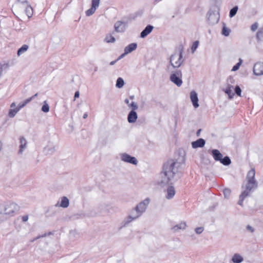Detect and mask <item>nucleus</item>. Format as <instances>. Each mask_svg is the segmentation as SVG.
Wrapping results in <instances>:
<instances>
[{
  "label": "nucleus",
  "instance_id": "nucleus-1",
  "mask_svg": "<svg viewBox=\"0 0 263 263\" xmlns=\"http://www.w3.org/2000/svg\"><path fill=\"white\" fill-rule=\"evenodd\" d=\"M180 163L174 160H169L163 166V171L161 174L162 180L160 183L167 184L174 180V177L179 172Z\"/></svg>",
  "mask_w": 263,
  "mask_h": 263
},
{
  "label": "nucleus",
  "instance_id": "nucleus-2",
  "mask_svg": "<svg viewBox=\"0 0 263 263\" xmlns=\"http://www.w3.org/2000/svg\"><path fill=\"white\" fill-rule=\"evenodd\" d=\"M255 171L254 168H252L248 172L246 179L245 190L242 192L247 193L248 195H249L250 193L256 189L258 186V183L255 178Z\"/></svg>",
  "mask_w": 263,
  "mask_h": 263
},
{
  "label": "nucleus",
  "instance_id": "nucleus-3",
  "mask_svg": "<svg viewBox=\"0 0 263 263\" xmlns=\"http://www.w3.org/2000/svg\"><path fill=\"white\" fill-rule=\"evenodd\" d=\"M183 48L176 50L170 58V63L173 68L180 67L183 62Z\"/></svg>",
  "mask_w": 263,
  "mask_h": 263
},
{
  "label": "nucleus",
  "instance_id": "nucleus-4",
  "mask_svg": "<svg viewBox=\"0 0 263 263\" xmlns=\"http://www.w3.org/2000/svg\"><path fill=\"white\" fill-rule=\"evenodd\" d=\"M207 19L209 24H217L219 20V10L217 7L211 8L207 14Z\"/></svg>",
  "mask_w": 263,
  "mask_h": 263
},
{
  "label": "nucleus",
  "instance_id": "nucleus-5",
  "mask_svg": "<svg viewBox=\"0 0 263 263\" xmlns=\"http://www.w3.org/2000/svg\"><path fill=\"white\" fill-rule=\"evenodd\" d=\"M141 216V214H140L135 208H133L129 211L128 216L124 220V225L127 226L129 223L139 218Z\"/></svg>",
  "mask_w": 263,
  "mask_h": 263
},
{
  "label": "nucleus",
  "instance_id": "nucleus-6",
  "mask_svg": "<svg viewBox=\"0 0 263 263\" xmlns=\"http://www.w3.org/2000/svg\"><path fill=\"white\" fill-rule=\"evenodd\" d=\"M20 206L14 202H9L6 204L4 208L5 214L13 216L18 211Z\"/></svg>",
  "mask_w": 263,
  "mask_h": 263
},
{
  "label": "nucleus",
  "instance_id": "nucleus-7",
  "mask_svg": "<svg viewBox=\"0 0 263 263\" xmlns=\"http://www.w3.org/2000/svg\"><path fill=\"white\" fill-rule=\"evenodd\" d=\"M182 72L181 70H177L170 76V80L177 86H180L182 84L181 80Z\"/></svg>",
  "mask_w": 263,
  "mask_h": 263
},
{
  "label": "nucleus",
  "instance_id": "nucleus-8",
  "mask_svg": "<svg viewBox=\"0 0 263 263\" xmlns=\"http://www.w3.org/2000/svg\"><path fill=\"white\" fill-rule=\"evenodd\" d=\"M150 203V199L146 198L140 202L135 208L142 215L146 211L148 204Z\"/></svg>",
  "mask_w": 263,
  "mask_h": 263
},
{
  "label": "nucleus",
  "instance_id": "nucleus-9",
  "mask_svg": "<svg viewBox=\"0 0 263 263\" xmlns=\"http://www.w3.org/2000/svg\"><path fill=\"white\" fill-rule=\"evenodd\" d=\"M120 157L122 161L134 165H137L138 164V160L135 157L131 156L126 153L120 154Z\"/></svg>",
  "mask_w": 263,
  "mask_h": 263
},
{
  "label": "nucleus",
  "instance_id": "nucleus-10",
  "mask_svg": "<svg viewBox=\"0 0 263 263\" xmlns=\"http://www.w3.org/2000/svg\"><path fill=\"white\" fill-rule=\"evenodd\" d=\"M100 0H92L91 1V6L86 11V15L89 16L92 15L96 11L97 8L99 7Z\"/></svg>",
  "mask_w": 263,
  "mask_h": 263
},
{
  "label": "nucleus",
  "instance_id": "nucleus-11",
  "mask_svg": "<svg viewBox=\"0 0 263 263\" xmlns=\"http://www.w3.org/2000/svg\"><path fill=\"white\" fill-rule=\"evenodd\" d=\"M253 72L256 76L263 74V63L258 62L256 63L253 68Z\"/></svg>",
  "mask_w": 263,
  "mask_h": 263
},
{
  "label": "nucleus",
  "instance_id": "nucleus-12",
  "mask_svg": "<svg viewBox=\"0 0 263 263\" xmlns=\"http://www.w3.org/2000/svg\"><path fill=\"white\" fill-rule=\"evenodd\" d=\"M55 145L51 142H49L47 145L44 148V152L46 155H51L56 151Z\"/></svg>",
  "mask_w": 263,
  "mask_h": 263
},
{
  "label": "nucleus",
  "instance_id": "nucleus-13",
  "mask_svg": "<svg viewBox=\"0 0 263 263\" xmlns=\"http://www.w3.org/2000/svg\"><path fill=\"white\" fill-rule=\"evenodd\" d=\"M114 27L117 32H123L125 30L126 25L123 22L118 21L115 24Z\"/></svg>",
  "mask_w": 263,
  "mask_h": 263
},
{
  "label": "nucleus",
  "instance_id": "nucleus-14",
  "mask_svg": "<svg viewBox=\"0 0 263 263\" xmlns=\"http://www.w3.org/2000/svg\"><path fill=\"white\" fill-rule=\"evenodd\" d=\"M190 99L192 102L193 106L196 108L199 107L198 98L197 93L195 91H192L190 92Z\"/></svg>",
  "mask_w": 263,
  "mask_h": 263
},
{
  "label": "nucleus",
  "instance_id": "nucleus-15",
  "mask_svg": "<svg viewBox=\"0 0 263 263\" xmlns=\"http://www.w3.org/2000/svg\"><path fill=\"white\" fill-rule=\"evenodd\" d=\"M138 118V115L134 110H131L127 116V121L129 123L136 122Z\"/></svg>",
  "mask_w": 263,
  "mask_h": 263
},
{
  "label": "nucleus",
  "instance_id": "nucleus-16",
  "mask_svg": "<svg viewBox=\"0 0 263 263\" xmlns=\"http://www.w3.org/2000/svg\"><path fill=\"white\" fill-rule=\"evenodd\" d=\"M205 141L204 139L200 138L195 141L192 142V146L193 148L202 147L205 145Z\"/></svg>",
  "mask_w": 263,
  "mask_h": 263
},
{
  "label": "nucleus",
  "instance_id": "nucleus-17",
  "mask_svg": "<svg viewBox=\"0 0 263 263\" xmlns=\"http://www.w3.org/2000/svg\"><path fill=\"white\" fill-rule=\"evenodd\" d=\"M186 227V223L185 222H181L171 228L172 231L173 232H178L180 230H183L185 229Z\"/></svg>",
  "mask_w": 263,
  "mask_h": 263
},
{
  "label": "nucleus",
  "instance_id": "nucleus-18",
  "mask_svg": "<svg viewBox=\"0 0 263 263\" xmlns=\"http://www.w3.org/2000/svg\"><path fill=\"white\" fill-rule=\"evenodd\" d=\"M69 199L66 197H62L61 199L60 203L59 204V202H58L55 206H60L63 208H66L69 206Z\"/></svg>",
  "mask_w": 263,
  "mask_h": 263
},
{
  "label": "nucleus",
  "instance_id": "nucleus-19",
  "mask_svg": "<svg viewBox=\"0 0 263 263\" xmlns=\"http://www.w3.org/2000/svg\"><path fill=\"white\" fill-rule=\"evenodd\" d=\"M166 198L167 199H172L176 193L175 188L173 186H169L166 190Z\"/></svg>",
  "mask_w": 263,
  "mask_h": 263
},
{
  "label": "nucleus",
  "instance_id": "nucleus-20",
  "mask_svg": "<svg viewBox=\"0 0 263 263\" xmlns=\"http://www.w3.org/2000/svg\"><path fill=\"white\" fill-rule=\"evenodd\" d=\"M154 27L151 25H147L145 29L141 32L140 37L142 38L145 37L153 30Z\"/></svg>",
  "mask_w": 263,
  "mask_h": 263
},
{
  "label": "nucleus",
  "instance_id": "nucleus-21",
  "mask_svg": "<svg viewBox=\"0 0 263 263\" xmlns=\"http://www.w3.org/2000/svg\"><path fill=\"white\" fill-rule=\"evenodd\" d=\"M233 89L234 88L233 86L228 84L227 86L223 89V90L229 96L230 99H232L234 95Z\"/></svg>",
  "mask_w": 263,
  "mask_h": 263
},
{
  "label": "nucleus",
  "instance_id": "nucleus-22",
  "mask_svg": "<svg viewBox=\"0 0 263 263\" xmlns=\"http://www.w3.org/2000/svg\"><path fill=\"white\" fill-rule=\"evenodd\" d=\"M27 142L25 138L24 137H21L20 138V149L18 151L19 154H22L24 152V151L26 148L27 147Z\"/></svg>",
  "mask_w": 263,
  "mask_h": 263
},
{
  "label": "nucleus",
  "instance_id": "nucleus-23",
  "mask_svg": "<svg viewBox=\"0 0 263 263\" xmlns=\"http://www.w3.org/2000/svg\"><path fill=\"white\" fill-rule=\"evenodd\" d=\"M243 260V257L239 253H235L231 258L233 263H241Z\"/></svg>",
  "mask_w": 263,
  "mask_h": 263
},
{
  "label": "nucleus",
  "instance_id": "nucleus-24",
  "mask_svg": "<svg viewBox=\"0 0 263 263\" xmlns=\"http://www.w3.org/2000/svg\"><path fill=\"white\" fill-rule=\"evenodd\" d=\"M211 154L215 161H220L222 158V155L218 149H213L211 152Z\"/></svg>",
  "mask_w": 263,
  "mask_h": 263
},
{
  "label": "nucleus",
  "instance_id": "nucleus-25",
  "mask_svg": "<svg viewBox=\"0 0 263 263\" xmlns=\"http://www.w3.org/2000/svg\"><path fill=\"white\" fill-rule=\"evenodd\" d=\"M137 47L136 43H131L128 46H126L124 48L125 54H128L134 50H136Z\"/></svg>",
  "mask_w": 263,
  "mask_h": 263
},
{
  "label": "nucleus",
  "instance_id": "nucleus-26",
  "mask_svg": "<svg viewBox=\"0 0 263 263\" xmlns=\"http://www.w3.org/2000/svg\"><path fill=\"white\" fill-rule=\"evenodd\" d=\"M25 8V12L29 18L31 17L33 14V9L29 4L23 7Z\"/></svg>",
  "mask_w": 263,
  "mask_h": 263
},
{
  "label": "nucleus",
  "instance_id": "nucleus-27",
  "mask_svg": "<svg viewBox=\"0 0 263 263\" xmlns=\"http://www.w3.org/2000/svg\"><path fill=\"white\" fill-rule=\"evenodd\" d=\"M29 46L27 45H23L20 48L17 50V54L18 56L21 55L24 52H25L28 49Z\"/></svg>",
  "mask_w": 263,
  "mask_h": 263
},
{
  "label": "nucleus",
  "instance_id": "nucleus-28",
  "mask_svg": "<svg viewBox=\"0 0 263 263\" xmlns=\"http://www.w3.org/2000/svg\"><path fill=\"white\" fill-rule=\"evenodd\" d=\"M249 195L246 193V192H242L240 195L239 196V200L238 202V204L240 205V206H242L243 205V201L245 198L248 197Z\"/></svg>",
  "mask_w": 263,
  "mask_h": 263
},
{
  "label": "nucleus",
  "instance_id": "nucleus-29",
  "mask_svg": "<svg viewBox=\"0 0 263 263\" xmlns=\"http://www.w3.org/2000/svg\"><path fill=\"white\" fill-rule=\"evenodd\" d=\"M19 111V108H10L9 111L8 116L10 118H13Z\"/></svg>",
  "mask_w": 263,
  "mask_h": 263
},
{
  "label": "nucleus",
  "instance_id": "nucleus-30",
  "mask_svg": "<svg viewBox=\"0 0 263 263\" xmlns=\"http://www.w3.org/2000/svg\"><path fill=\"white\" fill-rule=\"evenodd\" d=\"M220 162L224 165H229L231 163V159L228 156H226L223 158H222Z\"/></svg>",
  "mask_w": 263,
  "mask_h": 263
},
{
  "label": "nucleus",
  "instance_id": "nucleus-31",
  "mask_svg": "<svg viewBox=\"0 0 263 263\" xmlns=\"http://www.w3.org/2000/svg\"><path fill=\"white\" fill-rule=\"evenodd\" d=\"M124 85V81L123 79L121 78H119L117 80L116 86L117 88H121L123 87Z\"/></svg>",
  "mask_w": 263,
  "mask_h": 263
},
{
  "label": "nucleus",
  "instance_id": "nucleus-32",
  "mask_svg": "<svg viewBox=\"0 0 263 263\" xmlns=\"http://www.w3.org/2000/svg\"><path fill=\"white\" fill-rule=\"evenodd\" d=\"M105 41L107 43H114L116 41V39L111 34H107L105 37Z\"/></svg>",
  "mask_w": 263,
  "mask_h": 263
},
{
  "label": "nucleus",
  "instance_id": "nucleus-33",
  "mask_svg": "<svg viewBox=\"0 0 263 263\" xmlns=\"http://www.w3.org/2000/svg\"><path fill=\"white\" fill-rule=\"evenodd\" d=\"M256 37L258 40H263V27L257 32L256 34Z\"/></svg>",
  "mask_w": 263,
  "mask_h": 263
},
{
  "label": "nucleus",
  "instance_id": "nucleus-34",
  "mask_svg": "<svg viewBox=\"0 0 263 263\" xmlns=\"http://www.w3.org/2000/svg\"><path fill=\"white\" fill-rule=\"evenodd\" d=\"M42 111L44 112H48L49 111V106L46 101L44 102V104L42 107Z\"/></svg>",
  "mask_w": 263,
  "mask_h": 263
},
{
  "label": "nucleus",
  "instance_id": "nucleus-35",
  "mask_svg": "<svg viewBox=\"0 0 263 263\" xmlns=\"http://www.w3.org/2000/svg\"><path fill=\"white\" fill-rule=\"evenodd\" d=\"M238 9V8L237 6H235L232 9H231L230 10V13H229V16L230 17H233V16H234L236 15V14L237 12Z\"/></svg>",
  "mask_w": 263,
  "mask_h": 263
},
{
  "label": "nucleus",
  "instance_id": "nucleus-36",
  "mask_svg": "<svg viewBox=\"0 0 263 263\" xmlns=\"http://www.w3.org/2000/svg\"><path fill=\"white\" fill-rule=\"evenodd\" d=\"M8 67H9L8 64L4 63V64H2V63H0V78L2 77L3 70L7 69Z\"/></svg>",
  "mask_w": 263,
  "mask_h": 263
},
{
  "label": "nucleus",
  "instance_id": "nucleus-37",
  "mask_svg": "<svg viewBox=\"0 0 263 263\" xmlns=\"http://www.w3.org/2000/svg\"><path fill=\"white\" fill-rule=\"evenodd\" d=\"M106 205L105 204H101L97 208V210L99 213H103L106 210Z\"/></svg>",
  "mask_w": 263,
  "mask_h": 263
},
{
  "label": "nucleus",
  "instance_id": "nucleus-38",
  "mask_svg": "<svg viewBox=\"0 0 263 263\" xmlns=\"http://www.w3.org/2000/svg\"><path fill=\"white\" fill-rule=\"evenodd\" d=\"M231 193V190L228 188L224 189L223 191L224 196L227 199H228L229 198Z\"/></svg>",
  "mask_w": 263,
  "mask_h": 263
},
{
  "label": "nucleus",
  "instance_id": "nucleus-39",
  "mask_svg": "<svg viewBox=\"0 0 263 263\" xmlns=\"http://www.w3.org/2000/svg\"><path fill=\"white\" fill-rule=\"evenodd\" d=\"M242 62V60L241 59H239V62L237 63L235 65H234L233 67V68L232 69V71H235L239 69V67L240 66Z\"/></svg>",
  "mask_w": 263,
  "mask_h": 263
},
{
  "label": "nucleus",
  "instance_id": "nucleus-40",
  "mask_svg": "<svg viewBox=\"0 0 263 263\" xmlns=\"http://www.w3.org/2000/svg\"><path fill=\"white\" fill-rule=\"evenodd\" d=\"M128 107H129L130 108H131L132 109V110H134V111H135V110H137L138 108V106L137 103L135 102H132V103H130V104H129Z\"/></svg>",
  "mask_w": 263,
  "mask_h": 263
},
{
  "label": "nucleus",
  "instance_id": "nucleus-41",
  "mask_svg": "<svg viewBox=\"0 0 263 263\" xmlns=\"http://www.w3.org/2000/svg\"><path fill=\"white\" fill-rule=\"evenodd\" d=\"M230 30L225 27H223L222 30V34L226 36H228L230 34Z\"/></svg>",
  "mask_w": 263,
  "mask_h": 263
},
{
  "label": "nucleus",
  "instance_id": "nucleus-42",
  "mask_svg": "<svg viewBox=\"0 0 263 263\" xmlns=\"http://www.w3.org/2000/svg\"><path fill=\"white\" fill-rule=\"evenodd\" d=\"M199 44L198 41H195L194 42L193 44L192 45V46L191 47V50L192 52H194V51L196 50L197 48L198 47Z\"/></svg>",
  "mask_w": 263,
  "mask_h": 263
},
{
  "label": "nucleus",
  "instance_id": "nucleus-43",
  "mask_svg": "<svg viewBox=\"0 0 263 263\" xmlns=\"http://www.w3.org/2000/svg\"><path fill=\"white\" fill-rule=\"evenodd\" d=\"M17 2L21 4L22 7L29 4L28 0H17Z\"/></svg>",
  "mask_w": 263,
  "mask_h": 263
},
{
  "label": "nucleus",
  "instance_id": "nucleus-44",
  "mask_svg": "<svg viewBox=\"0 0 263 263\" xmlns=\"http://www.w3.org/2000/svg\"><path fill=\"white\" fill-rule=\"evenodd\" d=\"M204 228L202 227L196 228L195 230V232L197 234H200L203 231Z\"/></svg>",
  "mask_w": 263,
  "mask_h": 263
},
{
  "label": "nucleus",
  "instance_id": "nucleus-45",
  "mask_svg": "<svg viewBox=\"0 0 263 263\" xmlns=\"http://www.w3.org/2000/svg\"><path fill=\"white\" fill-rule=\"evenodd\" d=\"M235 93L237 94V95H238V96H241V90L239 86H236V87L235 88Z\"/></svg>",
  "mask_w": 263,
  "mask_h": 263
},
{
  "label": "nucleus",
  "instance_id": "nucleus-46",
  "mask_svg": "<svg viewBox=\"0 0 263 263\" xmlns=\"http://www.w3.org/2000/svg\"><path fill=\"white\" fill-rule=\"evenodd\" d=\"M258 27V24L257 22L254 23L253 25H252L251 27V29L252 31H255L257 30Z\"/></svg>",
  "mask_w": 263,
  "mask_h": 263
},
{
  "label": "nucleus",
  "instance_id": "nucleus-47",
  "mask_svg": "<svg viewBox=\"0 0 263 263\" xmlns=\"http://www.w3.org/2000/svg\"><path fill=\"white\" fill-rule=\"evenodd\" d=\"M5 213H0V221L4 220L6 218Z\"/></svg>",
  "mask_w": 263,
  "mask_h": 263
},
{
  "label": "nucleus",
  "instance_id": "nucleus-48",
  "mask_svg": "<svg viewBox=\"0 0 263 263\" xmlns=\"http://www.w3.org/2000/svg\"><path fill=\"white\" fill-rule=\"evenodd\" d=\"M46 236H47V234H45L42 235L38 236L37 237L34 238L33 239V240H32V241H35V240H37V239H39L40 238H42V237H45Z\"/></svg>",
  "mask_w": 263,
  "mask_h": 263
},
{
  "label": "nucleus",
  "instance_id": "nucleus-49",
  "mask_svg": "<svg viewBox=\"0 0 263 263\" xmlns=\"http://www.w3.org/2000/svg\"><path fill=\"white\" fill-rule=\"evenodd\" d=\"M22 220L23 222H26L28 220V215H24L22 217Z\"/></svg>",
  "mask_w": 263,
  "mask_h": 263
},
{
  "label": "nucleus",
  "instance_id": "nucleus-50",
  "mask_svg": "<svg viewBox=\"0 0 263 263\" xmlns=\"http://www.w3.org/2000/svg\"><path fill=\"white\" fill-rule=\"evenodd\" d=\"M247 229L252 233H253L254 231V229H253V228H252L251 226L249 225L247 226Z\"/></svg>",
  "mask_w": 263,
  "mask_h": 263
},
{
  "label": "nucleus",
  "instance_id": "nucleus-51",
  "mask_svg": "<svg viewBox=\"0 0 263 263\" xmlns=\"http://www.w3.org/2000/svg\"><path fill=\"white\" fill-rule=\"evenodd\" d=\"M32 100H33V97H30L29 98L27 99L24 102L25 103V104H27V103L30 102Z\"/></svg>",
  "mask_w": 263,
  "mask_h": 263
},
{
  "label": "nucleus",
  "instance_id": "nucleus-52",
  "mask_svg": "<svg viewBox=\"0 0 263 263\" xmlns=\"http://www.w3.org/2000/svg\"><path fill=\"white\" fill-rule=\"evenodd\" d=\"M79 96H80L79 91H77L74 93V100H75L77 98H79Z\"/></svg>",
  "mask_w": 263,
  "mask_h": 263
},
{
  "label": "nucleus",
  "instance_id": "nucleus-53",
  "mask_svg": "<svg viewBox=\"0 0 263 263\" xmlns=\"http://www.w3.org/2000/svg\"><path fill=\"white\" fill-rule=\"evenodd\" d=\"M127 54H125V52L122 53L121 55H120L118 58L117 59L118 61H119V60L121 59L122 58H123L125 55H126Z\"/></svg>",
  "mask_w": 263,
  "mask_h": 263
},
{
  "label": "nucleus",
  "instance_id": "nucleus-54",
  "mask_svg": "<svg viewBox=\"0 0 263 263\" xmlns=\"http://www.w3.org/2000/svg\"><path fill=\"white\" fill-rule=\"evenodd\" d=\"M26 104H25V103H23L22 104H20L19 106L17 107V108H19V110L21 109L22 108L24 107Z\"/></svg>",
  "mask_w": 263,
  "mask_h": 263
},
{
  "label": "nucleus",
  "instance_id": "nucleus-55",
  "mask_svg": "<svg viewBox=\"0 0 263 263\" xmlns=\"http://www.w3.org/2000/svg\"><path fill=\"white\" fill-rule=\"evenodd\" d=\"M117 61H118L117 60H116L115 61H111V62H110L109 64L110 65H114Z\"/></svg>",
  "mask_w": 263,
  "mask_h": 263
},
{
  "label": "nucleus",
  "instance_id": "nucleus-56",
  "mask_svg": "<svg viewBox=\"0 0 263 263\" xmlns=\"http://www.w3.org/2000/svg\"><path fill=\"white\" fill-rule=\"evenodd\" d=\"M124 102L129 106V104H130L129 101L128 99H126L124 100Z\"/></svg>",
  "mask_w": 263,
  "mask_h": 263
},
{
  "label": "nucleus",
  "instance_id": "nucleus-57",
  "mask_svg": "<svg viewBox=\"0 0 263 263\" xmlns=\"http://www.w3.org/2000/svg\"><path fill=\"white\" fill-rule=\"evenodd\" d=\"M15 107V103L14 102L12 103L11 105H10V107L11 108H13Z\"/></svg>",
  "mask_w": 263,
  "mask_h": 263
},
{
  "label": "nucleus",
  "instance_id": "nucleus-58",
  "mask_svg": "<svg viewBox=\"0 0 263 263\" xmlns=\"http://www.w3.org/2000/svg\"><path fill=\"white\" fill-rule=\"evenodd\" d=\"M88 117V115L87 113H85L84 115H83V118L84 119H86L87 117Z\"/></svg>",
  "mask_w": 263,
  "mask_h": 263
},
{
  "label": "nucleus",
  "instance_id": "nucleus-59",
  "mask_svg": "<svg viewBox=\"0 0 263 263\" xmlns=\"http://www.w3.org/2000/svg\"><path fill=\"white\" fill-rule=\"evenodd\" d=\"M200 131H201V129H199L197 130V133H196L197 136H199L200 135Z\"/></svg>",
  "mask_w": 263,
  "mask_h": 263
},
{
  "label": "nucleus",
  "instance_id": "nucleus-60",
  "mask_svg": "<svg viewBox=\"0 0 263 263\" xmlns=\"http://www.w3.org/2000/svg\"><path fill=\"white\" fill-rule=\"evenodd\" d=\"M37 95H38V93H35L34 95H33V96H32L31 97H33V99L35 97H37Z\"/></svg>",
  "mask_w": 263,
  "mask_h": 263
},
{
  "label": "nucleus",
  "instance_id": "nucleus-61",
  "mask_svg": "<svg viewBox=\"0 0 263 263\" xmlns=\"http://www.w3.org/2000/svg\"><path fill=\"white\" fill-rule=\"evenodd\" d=\"M167 71L168 72H170V67L169 66H167Z\"/></svg>",
  "mask_w": 263,
  "mask_h": 263
},
{
  "label": "nucleus",
  "instance_id": "nucleus-62",
  "mask_svg": "<svg viewBox=\"0 0 263 263\" xmlns=\"http://www.w3.org/2000/svg\"><path fill=\"white\" fill-rule=\"evenodd\" d=\"M134 98V96H131L130 97V99H133Z\"/></svg>",
  "mask_w": 263,
  "mask_h": 263
},
{
  "label": "nucleus",
  "instance_id": "nucleus-63",
  "mask_svg": "<svg viewBox=\"0 0 263 263\" xmlns=\"http://www.w3.org/2000/svg\"><path fill=\"white\" fill-rule=\"evenodd\" d=\"M76 233V232H75V231H71V232H70V234H74V233Z\"/></svg>",
  "mask_w": 263,
  "mask_h": 263
}]
</instances>
